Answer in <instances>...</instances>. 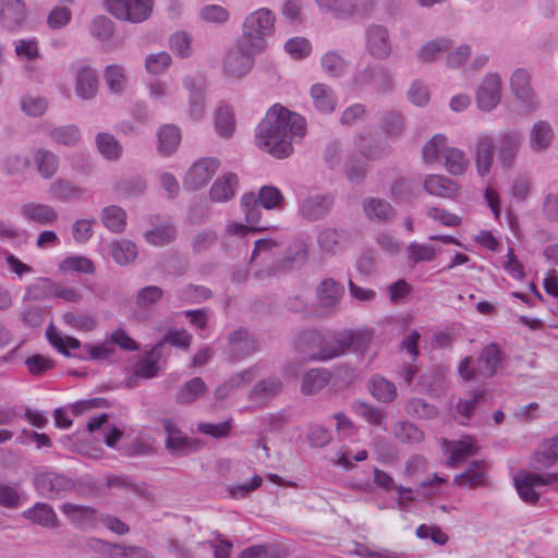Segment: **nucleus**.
Segmentation results:
<instances>
[{
	"instance_id": "39",
	"label": "nucleus",
	"mask_w": 558,
	"mask_h": 558,
	"mask_svg": "<svg viewBox=\"0 0 558 558\" xmlns=\"http://www.w3.org/2000/svg\"><path fill=\"white\" fill-rule=\"evenodd\" d=\"M159 151L165 156L173 154L181 141V133L178 126L166 124L157 133Z\"/></svg>"
},
{
	"instance_id": "33",
	"label": "nucleus",
	"mask_w": 558,
	"mask_h": 558,
	"mask_svg": "<svg viewBox=\"0 0 558 558\" xmlns=\"http://www.w3.org/2000/svg\"><path fill=\"white\" fill-rule=\"evenodd\" d=\"M486 389L477 388L468 395V397L460 399L456 404V413L462 417V425H466L477 407L485 400Z\"/></svg>"
},
{
	"instance_id": "61",
	"label": "nucleus",
	"mask_w": 558,
	"mask_h": 558,
	"mask_svg": "<svg viewBox=\"0 0 558 558\" xmlns=\"http://www.w3.org/2000/svg\"><path fill=\"white\" fill-rule=\"evenodd\" d=\"M59 269L62 272L75 271L92 275L95 272V265L89 258L85 256H71L66 257L60 263Z\"/></svg>"
},
{
	"instance_id": "5",
	"label": "nucleus",
	"mask_w": 558,
	"mask_h": 558,
	"mask_svg": "<svg viewBox=\"0 0 558 558\" xmlns=\"http://www.w3.org/2000/svg\"><path fill=\"white\" fill-rule=\"evenodd\" d=\"M106 10L116 19L130 23L146 21L153 11V0H104Z\"/></svg>"
},
{
	"instance_id": "13",
	"label": "nucleus",
	"mask_w": 558,
	"mask_h": 558,
	"mask_svg": "<svg viewBox=\"0 0 558 558\" xmlns=\"http://www.w3.org/2000/svg\"><path fill=\"white\" fill-rule=\"evenodd\" d=\"M510 87L514 97L524 106L526 111L533 112L538 109L539 101L531 86V76L526 70L517 69L513 71Z\"/></svg>"
},
{
	"instance_id": "19",
	"label": "nucleus",
	"mask_w": 558,
	"mask_h": 558,
	"mask_svg": "<svg viewBox=\"0 0 558 558\" xmlns=\"http://www.w3.org/2000/svg\"><path fill=\"white\" fill-rule=\"evenodd\" d=\"M61 511L75 525L82 529L94 527L100 521V513L90 506L65 502L61 506Z\"/></svg>"
},
{
	"instance_id": "58",
	"label": "nucleus",
	"mask_w": 558,
	"mask_h": 558,
	"mask_svg": "<svg viewBox=\"0 0 558 558\" xmlns=\"http://www.w3.org/2000/svg\"><path fill=\"white\" fill-rule=\"evenodd\" d=\"M535 461L544 468L558 461V435L543 442L542 449L535 453Z\"/></svg>"
},
{
	"instance_id": "34",
	"label": "nucleus",
	"mask_w": 558,
	"mask_h": 558,
	"mask_svg": "<svg viewBox=\"0 0 558 558\" xmlns=\"http://www.w3.org/2000/svg\"><path fill=\"white\" fill-rule=\"evenodd\" d=\"M311 96L315 108L322 113L335 110L337 100L332 88L326 84H315L311 88Z\"/></svg>"
},
{
	"instance_id": "9",
	"label": "nucleus",
	"mask_w": 558,
	"mask_h": 558,
	"mask_svg": "<svg viewBox=\"0 0 558 558\" xmlns=\"http://www.w3.org/2000/svg\"><path fill=\"white\" fill-rule=\"evenodd\" d=\"M75 81V94L83 100L93 99L99 86L98 73L89 64L78 61L71 65Z\"/></svg>"
},
{
	"instance_id": "15",
	"label": "nucleus",
	"mask_w": 558,
	"mask_h": 558,
	"mask_svg": "<svg viewBox=\"0 0 558 558\" xmlns=\"http://www.w3.org/2000/svg\"><path fill=\"white\" fill-rule=\"evenodd\" d=\"M27 20V8L24 0H0V25L8 32H16L24 27Z\"/></svg>"
},
{
	"instance_id": "29",
	"label": "nucleus",
	"mask_w": 558,
	"mask_h": 558,
	"mask_svg": "<svg viewBox=\"0 0 558 558\" xmlns=\"http://www.w3.org/2000/svg\"><path fill=\"white\" fill-rule=\"evenodd\" d=\"M239 180L236 174L227 172L216 179L209 190V197L213 202H228L233 198Z\"/></svg>"
},
{
	"instance_id": "48",
	"label": "nucleus",
	"mask_w": 558,
	"mask_h": 558,
	"mask_svg": "<svg viewBox=\"0 0 558 558\" xmlns=\"http://www.w3.org/2000/svg\"><path fill=\"white\" fill-rule=\"evenodd\" d=\"M104 78L111 94L121 95L125 90L126 75L122 65H107L104 71Z\"/></svg>"
},
{
	"instance_id": "16",
	"label": "nucleus",
	"mask_w": 558,
	"mask_h": 558,
	"mask_svg": "<svg viewBox=\"0 0 558 558\" xmlns=\"http://www.w3.org/2000/svg\"><path fill=\"white\" fill-rule=\"evenodd\" d=\"M522 134L518 130H506L497 140V157L504 168L510 169L520 150Z\"/></svg>"
},
{
	"instance_id": "44",
	"label": "nucleus",
	"mask_w": 558,
	"mask_h": 558,
	"mask_svg": "<svg viewBox=\"0 0 558 558\" xmlns=\"http://www.w3.org/2000/svg\"><path fill=\"white\" fill-rule=\"evenodd\" d=\"M444 166L451 175H461L469 167V159L464 151L456 147L444 150Z\"/></svg>"
},
{
	"instance_id": "41",
	"label": "nucleus",
	"mask_w": 558,
	"mask_h": 558,
	"mask_svg": "<svg viewBox=\"0 0 558 558\" xmlns=\"http://www.w3.org/2000/svg\"><path fill=\"white\" fill-rule=\"evenodd\" d=\"M323 333L317 330H306L299 335L295 341L296 350L305 355V359L313 361L312 356L320 349Z\"/></svg>"
},
{
	"instance_id": "8",
	"label": "nucleus",
	"mask_w": 558,
	"mask_h": 558,
	"mask_svg": "<svg viewBox=\"0 0 558 558\" xmlns=\"http://www.w3.org/2000/svg\"><path fill=\"white\" fill-rule=\"evenodd\" d=\"M220 161L217 158L204 157L195 161L186 171L183 184L187 190L197 191L204 187L217 172Z\"/></svg>"
},
{
	"instance_id": "10",
	"label": "nucleus",
	"mask_w": 558,
	"mask_h": 558,
	"mask_svg": "<svg viewBox=\"0 0 558 558\" xmlns=\"http://www.w3.org/2000/svg\"><path fill=\"white\" fill-rule=\"evenodd\" d=\"M366 51L376 60H386L392 51L388 29L379 24H371L365 31Z\"/></svg>"
},
{
	"instance_id": "42",
	"label": "nucleus",
	"mask_w": 558,
	"mask_h": 558,
	"mask_svg": "<svg viewBox=\"0 0 558 558\" xmlns=\"http://www.w3.org/2000/svg\"><path fill=\"white\" fill-rule=\"evenodd\" d=\"M110 253L113 260L120 266H126L137 257V246L130 240L113 241L110 244Z\"/></svg>"
},
{
	"instance_id": "46",
	"label": "nucleus",
	"mask_w": 558,
	"mask_h": 558,
	"mask_svg": "<svg viewBox=\"0 0 558 558\" xmlns=\"http://www.w3.org/2000/svg\"><path fill=\"white\" fill-rule=\"evenodd\" d=\"M35 163L40 175L45 179L52 178L59 168V159L52 151L38 148L34 155Z\"/></svg>"
},
{
	"instance_id": "47",
	"label": "nucleus",
	"mask_w": 558,
	"mask_h": 558,
	"mask_svg": "<svg viewBox=\"0 0 558 558\" xmlns=\"http://www.w3.org/2000/svg\"><path fill=\"white\" fill-rule=\"evenodd\" d=\"M54 282L50 278H38L25 289L24 300L44 301L53 296Z\"/></svg>"
},
{
	"instance_id": "11",
	"label": "nucleus",
	"mask_w": 558,
	"mask_h": 558,
	"mask_svg": "<svg viewBox=\"0 0 558 558\" xmlns=\"http://www.w3.org/2000/svg\"><path fill=\"white\" fill-rule=\"evenodd\" d=\"M335 205L330 193L310 194L301 201L300 214L307 221H318L326 218Z\"/></svg>"
},
{
	"instance_id": "26",
	"label": "nucleus",
	"mask_w": 558,
	"mask_h": 558,
	"mask_svg": "<svg viewBox=\"0 0 558 558\" xmlns=\"http://www.w3.org/2000/svg\"><path fill=\"white\" fill-rule=\"evenodd\" d=\"M350 233L345 229L327 227L318 233V245L325 253L337 254L344 243L349 241Z\"/></svg>"
},
{
	"instance_id": "51",
	"label": "nucleus",
	"mask_w": 558,
	"mask_h": 558,
	"mask_svg": "<svg viewBox=\"0 0 558 558\" xmlns=\"http://www.w3.org/2000/svg\"><path fill=\"white\" fill-rule=\"evenodd\" d=\"M349 62L337 51H328L322 57V68L331 77L345 74Z\"/></svg>"
},
{
	"instance_id": "50",
	"label": "nucleus",
	"mask_w": 558,
	"mask_h": 558,
	"mask_svg": "<svg viewBox=\"0 0 558 558\" xmlns=\"http://www.w3.org/2000/svg\"><path fill=\"white\" fill-rule=\"evenodd\" d=\"M451 47L452 43L447 38L434 39L420 48L417 57L422 62L430 63L434 62L440 53L448 51Z\"/></svg>"
},
{
	"instance_id": "59",
	"label": "nucleus",
	"mask_w": 558,
	"mask_h": 558,
	"mask_svg": "<svg viewBox=\"0 0 558 558\" xmlns=\"http://www.w3.org/2000/svg\"><path fill=\"white\" fill-rule=\"evenodd\" d=\"M260 206L254 193H246L241 197V207L247 223L256 226L259 222L262 215Z\"/></svg>"
},
{
	"instance_id": "28",
	"label": "nucleus",
	"mask_w": 558,
	"mask_h": 558,
	"mask_svg": "<svg viewBox=\"0 0 558 558\" xmlns=\"http://www.w3.org/2000/svg\"><path fill=\"white\" fill-rule=\"evenodd\" d=\"M363 211L368 220L377 222H388L396 215V209L389 202L376 197L363 201Z\"/></svg>"
},
{
	"instance_id": "21",
	"label": "nucleus",
	"mask_w": 558,
	"mask_h": 558,
	"mask_svg": "<svg viewBox=\"0 0 558 558\" xmlns=\"http://www.w3.org/2000/svg\"><path fill=\"white\" fill-rule=\"evenodd\" d=\"M185 89L189 90V116L197 121L205 113V87L202 81L187 76L183 80Z\"/></svg>"
},
{
	"instance_id": "24",
	"label": "nucleus",
	"mask_w": 558,
	"mask_h": 558,
	"mask_svg": "<svg viewBox=\"0 0 558 558\" xmlns=\"http://www.w3.org/2000/svg\"><path fill=\"white\" fill-rule=\"evenodd\" d=\"M474 158L477 173L482 177L487 174L494 161V141L486 134H481L474 145Z\"/></svg>"
},
{
	"instance_id": "2",
	"label": "nucleus",
	"mask_w": 558,
	"mask_h": 558,
	"mask_svg": "<svg viewBox=\"0 0 558 558\" xmlns=\"http://www.w3.org/2000/svg\"><path fill=\"white\" fill-rule=\"evenodd\" d=\"M276 14L268 8L251 12L243 21L240 40L244 47L264 50L266 39L275 33Z\"/></svg>"
},
{
	"instance_id": "35",
	"label": "nucleus",
	"mask_w": 558,
	"mask_h": 558,
	"mask_svg": "<svg viewBox=\"0 0 558 558\" xmlns=\"http://www.w3.org/2000/svg\"><path fill=\"white\" fill-rule=\"evenodd\" d=\"M554 140V130L547 121L535 122L530 130V143L534 150L548 148Z\"/></svg>"
},
{
	"instance_id": "3",
	"label": "nucleus",
	"mask_w": 558,
	"mask_h": 558,
	"mask_svg": "<svg viewBox=\"0 0 558 558\" xmlns=\"http://www.w3.org/2000/svg\"><path fill=\"white\" fill-rule=\"evenodd\" d=\"M33 484L36 492L47 499L63 498L75 489L71 477L51 470H37Z\"/></svg>"
},
{
	"instance_id": "30",
	"label": "nucleus",
	"mask_w": 558,
	"mask_h": 558,
	"mask_svg": "<svg viewBox=\"0 0 558 558\" xmlns=\"http://www.w3.org/2000/svg\"><path fill=\"white\" fill-rule=\"evenodd\" d=\"M147 180L140 175H129L121 178L113 186V192L119 198H135L145 193Z\"/></svg>"
},
{
	"instance_id": "7",
	"label": "nucleus",
	"mask_w": 558,
	"mask_h": 558,
	"mask_svg": "<svg viewBox=\"0 0 558 558\" xmlns=\"http://www.w3.org/2000/svg\"><path fill=\"white\" fill-rule=\"evenodd\" d=\"M354 340L352 330H341L332 333H323L320 349L312 360L329 361L342 355L352 344Z\"/></svg>"
},
{
	"instance_id": "17",
	"label": "nucleus",
	"mask_w": 558,
	"mask_h": 558,
	"mask_svg": "<svg viewBox=\"0 0 558 558\" xmlns=\"http://www.w3.org/2000/svg\"><path fill=\"white\" fill-rule=\"evenodd\" d=\"M501 99V78L498 74H488L483 80L476 92V100L480 109L490 111Z\"/></svg>"
},
{
	"instance_id": "40",
	"label": "nucleus",
	"mask_w": 558,
	"mask_h": 558,
	"mask_svg": "<svg viewBox=\"0 0 558 558\" xmlns=\"http://www.w3.org/2000/svg\"><path fill=\"white\" fill-rule=\"evenodd\" d=\"M100 217L104 226L113 233H120L126 227V213L118 205L102 208Z\"/></svg>"
},
{
	"instance_id": "36",
	"label": "nucleus",
	"mask_w": 558,
	"mask_h": 558,
	"mask_svg": "<svg viewBox=\"0 0 558 558\" xmlns=\"http://www.w3.org/2000/svg\"><path fill=\"white\" fill-rule=\"evenodd\" d=\"M485 464L483 461H473L469 469L457 474L453 478V483L460 486H469L471 488L483 486L485 484Z\"/></svg>"
},
{
	"instance_id": "43",
	"label": "nucleus",
	"mask_w": 558,
	"mask_h": 558,
	"mask_svg": "<svg viewBox=\"0 0 558 558\" xmlns=\"http://www.w3.org/2000/svg\"><path fill=\"white\" fill-rule=\"evenodd\" d=\"M318 8L339 19H349L357 12V5L351 0H314Z\"/></svg>"
},
{
	"instance_id": "32",
	"label": "nucleus",
	"mask_w": 558,
	"mask_h": 558,
	"mask_svg": "<svg viewBox=\"0 0 558 558\" xmlns=\"http://www.w3.org/2000/svg\"><path fill=\"white\" fill-rule=\"evenodd\" d=\"M282 381L278 377H268L257 381L250 391V400L264 403L280 393Z\"/></svg>"
},
{
	"instance_id": "54",
	"label": "nucleus",
	"mask_w": 558,
	"mask_h": 558,
	"mask_svg": "<svg viewBox=\"0 0 558 558\" xmlns=\"http://www.w3.org/2000/svg\"><path fill=\"white\" fill-rule=\"evenodd\" d=\"M407 413L412 417L430 420L438 415V409L422 398H413L405 404Z\"/></svg>"
},
{
	"instance_id": "49",
	"label": "nucleus",
	"mask_w": 558,
	"mask_h": 558,
	"mask_svg": "<svg viewBox=\"0 0 558 558\" xmlns=\"http://www.w3.org/2000/svg\"><path fill=\"white\" fill-rule=\"evenodd\" d=\"M207 389L205 381L201 377H194L184 383L177 392L179 403H192L197 400Z\"/></svg>"
},
{
	"instance_id": "38",
	"label": "nucleus",
	"mask_w": 558,
	"mask_h": 558,
	"mask_svg": "<svg viewBox=\"0 0 558 558\" xmlns=\"http://www.w3.org/2000/svg\"><path fill=\"white\" fill-rule=\"evenodd\" d=\"M26 519L46 527L58 525V518L51 506L45 502H37L34 507L24 512Z\"/></svg>"
},
{
	"instance_id": "14",
	"label": "nucleus",
	"mask_w": 558,
	"mask_h": 558,
	"mask_svg": "<svg viewBox=\"0 0 558 558\" xmlns=\"http://www.w3.org/2000/svg\"><path fill=\"white\" fill-rule=\"evenodd\" d=\"M151 228L144 232L145 241L154 246L171 244L177 238L174 222L170 217L150 216Z\"/></svg>"
},
{
	"instance_id": "37",
	"label": "nucleus",
	"mask_w": 558,
	"mask_h": 558,
	"mask_svg": "<svg viewBox=\"0 0 558 558\" xmlns=\"http://www.w3.org/2000/svg\"><path fill=\"white\" fill-rule=\"evenodd\" d=\"M368 388L372 396L380 402L389 403L397 398L396 385L383 376H373L369 379Z\"/></svg>"
},
{
	"instance_id": "12",
	"label": "nucleus",
	"mask_w": 558,
	"mask_h": 558,
	"mask_svg": "<svg viewBox=\"0 0 558 558\" xmlns=\"http://www.w3.org/2000/svg\"><path fill=\"white\" fill-rule=\"evenodd\" d=\"M167 434L165 447L173 456H186L198 450V442L183 433L172 421H162Z\"/></svg>"
},
{
	"instance_id": "20",
	"label": "nucleus",
	"mask_w": 558,
	"mask_h": 558,
	"mask_svg": "<svg viewBox=\"0 0 558 558\" xmlns=\"http://www.w3.org/2000/svg\"><path fill=\"white\" fill-rule=\"evenodd\" d=\"M505 359L504 351L497 343L487 344L477 357V372L485 378L493 377Z\"/></svg>"
},
{
	"instance_id": "25",
	"label": "nucleus",
	"mask_w": 558,
	"mask_h": 558,
	"mask_svg": "<svg viewBox=\"0 0 558 558\" xmlns=\"http://www.w3.org/2000/svg\"><path fill=\"white\" fill-rule=\"evenodd\" d=\"M423 189L429 195L442 198H452L458 193L457 183L440 174H427L423 180Z\"/></svg>"
},
{
	"instance_id": "62",
	"label": "nucleus",
	"mask_w": 558,
	"mask_h": 558,
	"mask_svg": "<svg viewBox=\"0 0 558 558\" xmlns=\"http://www.w3.org/2000/svg\"><path fill=\"white\" fill-rule=\"evenodd\" d=\"M51 140L61 145L74 146L81 138L80 130L76 125H63L56 128L50 132Z\"/></svg>"
},
{
	"instance_id": "1",
	"label": "nucleus",
	"mask_w": 558,
	"mask_h": 558,
	"mask_svg": "<svg viewBox=\"0 0 558 558\" xmlns=\"http://www.w3.org/2000/svg\"><path fill=\"white\" fill-rule=\"evenodd\" d=\"M305 132L306 122L302 116L276 104L257 125L255 143L275 158L283 159L293 153L291 136L303 137Z\"/></svg>"
},
{
	"instance_id": "6",
	"label": "nucleus",
	"mask_w": 558,
	"mask_h": 558,
	"mask_svg": "<svg viewBox=\"0 0 558 558\" xmlns=\"http://www.w3.org/2000/svg\"><path fill=\"white\" fill-rule=\"evenodd\" d=\"M260 52L257 49L244 47V43L239 39L236 46L231 48L223 60V72L229 78H241L252 69L254 56Z\"/></svg>"
},
{
	"instance_id": "60",
	"label": "nucleus",
	"mask_w": 558,
	"mask_h": 558,
	"mask_svg": "<svg viewBox=\"0 0 558 558\" xmlns=\"http://www.w3.org/2000/svg\"><path fill=\"white\" fill-rule=\"evenodd\" d=\"M89 32L98 40L107 41L114 34V23L108 16L97 15L90 23Z\"/></svg>"
},
{
	"instance_id": "56",
	"label": "nucleus",
	"mask_w": 558,
	"mask_h": 558,
	"mask_svg": "<svg viewBox=\"0 0 558 558\" xmlns=\"http://www.w3.org/2000/svg\"><path fill=\"white\" fill-rule=\"evenodd\" d=\"M96 144L100 154L109 160H116L122 154V146L109 133H99L96 137Z\"/></svg>"
},
{
	"instance_id": "31",
	"label": "nucleus",
	"mask_w": 558,
	"mask_h": 558,
	"mask_svg": "<svg viewBox=\"0 0 558 558\" xmlns=\"http://www.w3.org/2000/svg\"><path fill=\"white\" fill-rule=\"evenodd\" d=\"M331 379V373L322 367L311 368L301 379V392L306 396L315 395L326 387Z\"/></svg>"
},
{
	"instance_id": "55",
	"label": "nucleus",
	"mask_w": 558,
	"mask_h": 558,
	"mask_svg": "<svg viewBox=\"0 0 558 558\" xmlns=\"http://www.w3.org/2000/svg\"><path fill=\"white\" fill-rule=\"evenodd\" d=\"M169 47L175 56L186 59L193 52L192 36L184 31H178L170 36Z\"/></svg>"
},
{
	"instance_id": "45",
	"label": "nucleus",
	"mask_w": 558,
	"mask_h": 558,
	"mask_svg": "<svg viewBox=\"0 0 558 558\" xmlns=\"http://www.w3.org/2000/svg\"><path fill=\"white\" fill-rule=\"evenodd\" d=\"M113 345L106 340L101 344L85 343L82 348V352H74L73 357L78 360H93V361H105L108 360L114 353Z\"/></svg>"
},
{
	"instance_id": "64",
	"label": "nucleus",
	"mask_w": 558,
	"mask_h": 558,
	"mask_svg": "<svg viewBox=\"0 0 558 558\" xmlns=\"http://www.w3.org/2000/svg\"><path fill=\"white\" fill-rule=\"evenodd\" d=\"M163 296V291L158 286H146L138 290L135 303L141 308H150Z\"/></svg>"
},
{
	"instance_id": "52",
	"label": "nucleus",
	"mask_w": 558,
	"mask_h": 558,
	"mask_svg": "<svg viewBox=\"0 0 558 558\" xmlns=\"http://www.w3.org/2000/svg\"><path fill=\"white\" fill-rule=\"evenodd\" d=\"M393 435L403 444H418L424 439V433L408 421H400L393 425Z\"/></svg>"
},
{
	"instance_id": "22",
	"label": "nucleus",
	"mask_w": 558,
	"mask_h": 558,
	"mask_svg": "<svg viewBox=\"0 0 558 558\" xmlns=\"http://www.w3.org/2000/svg\"><path fill=\"white\" fill-rule=\"evenodd\" d=\"M229 355L232 361H239L253 354L256 350V342L246 329H238L228 337Z\"/></svg>"
},
{
	"instance_id": "53",
	"label": "nucleus",
	"mask_w": 558,
	"mask_h": 558,
	"mask_svg": "<svg viewBox=\"0 0 558 558\" xmlns=\"http://www.w3.org/2000/svg\"><path fill=\"white\" fill-rule=\"evenodd\" d=\"M84 192L85 190L83 187H80L65 179H59L50 186V193L52 196L60 201L80 198Z\"/></svg>"
},
{
	"instance_id": "27",
	"label": "nucleus",
	"mask_w": 558,
	"mask_h": 558,
	"mask_svg": "<svg viewBox=\"0 0 558 558\" xmlns=\"http://www.w3.org/2000/svg\"><path fill=\"white\" fill-rule=\"evenodd\" d=\"M163 356L161 344H155L134 366V375L140 378H154L160 369L159 362Z\"/></svg>"
},
{
	"instance_id": "18",
	"label": "nucleus",
	"mask_w": 558,
	"mask_h": 558,
	"mask_svg": "<svg viewBox=\"0 0 558 558\" xmlns=\"http://www.w3.org/2000/svg\"><path fill=\"white\" fill-rule=\"evenodd\" d=\"M344 294V287L332 278L324 279L316 288V298L320 308L333 311Z\"/></svg>"
},
{
	"instance_id": "23",
	"label": "nucleus",
	"mask_w": 558,
	"mask_h": 558,
	"mask_svg": "<svg viewBox=\"0 0 558 558\" xmlns=\"http://www.w3.org/2000/svg\"><path fill=\"white\" fill-rule=\"evenodd\" d=\"M20 211L25 220L41 226L53 225L59 218L57 210L44 203L23 204Z\"/></svg>"
},
{
	"instance_id": "4",
	"label": "nucleus",
	"mask_w": 558,
	"mask_h": 558,
	"mask_svg": "<svg viewBox=\"0 0 558 558\" xmlns=\"http://www.w3.org/2000/svg\"><path fill=\"white\" fill-rule=\"evenodd\" d=\"M514 485L520 498L526 504L534 505L539 500L542 487L558 488V473L521 472L515 476Z\"/></svg>"
},
{
	"instance_id": "63",
	"label": "nucleus",
	"mask_w": 558,
	"mask_h": 558,
	"mask_svg": "<svg viewBox=\"0 0 558 558\" xmlns=\"http://www.w3.org/2000/svg\"><path fill=\"white\" fill-rule=\"evenodd\" d=\"M354 143L360 153L367 159H378L384 155V149L372 135L359 134Z\"/></svg>"
},
{
	"instance_id": "57",
	"label": "nucleus",
	"mask_w": 558,
	"mask_h": 558,
	"mask_svg": "<svg viewBox=\"0 0 558 558\" xmlns=\"http://www.w3.org/2000/svg\"><path fill=\"white\" fill-rule=\"evenodd\" d=\"M447 146V138L441 134H436L423 147L422 154L426 162L439 161L444 158V150Z\"/></svg>"
}]
</instances>
